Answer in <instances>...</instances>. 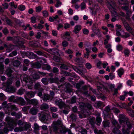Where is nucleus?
Here are the masks:
<instances>
[{"label": "nucleus", "mask_w": 134, "mask_h": 134, "mask_svg": "<svg viewBox=\"0 0 134 134\" xmlns=\"http://www.w3.org/2000/svg\"><path fill=\"white\" fill-rule=\"evenodd\" d=\"M119 121L120 124H121L123 123H124L125 121H126V124L125 125H126L127 127H125H125H123L122 129V132L124 134H129L128 128H130L132 126L131 124L127 120V119L126 118L125 116L122 114L119 115Z\"/></svg>", "instance_id": "1"}, {"label": "nucleus", "mask_w": 134, "mask_h": 134, "mask_svg": "<svg viewBox=\"0 0 134 134\" xmlns=\"http://www.w3.org/2000/svg\"><path fill=\"white\" fill-rule=\"evenodd\" d=\"M7 124L4 129V132L7 133L9 131H11L13 129L15 126H16V124L9 117H7L5 119Z\"/></svg>", "instance_id": "2"}, {"label": "nucleus", "mask_w": 134, "mask_h": 134, "mask_svg": "<svg viewBox=\"0 0 134 134\" xmlns=\"http://www.w3.org/2000/svg\"><path fill=\"white\" fill-rule=\"evenodd\" d=\"M108 3L107 5L110 12L112 14V16L115 17L118 16L116 12L115 11L116 8L115 5L113 0H107Z\"/></svg>", "instance_id": "3"}, {"label": "nucleus", "mask_w": 134, "mask_h": 134, "mask_svg": "<svg viewBox=\"0 0 134 134\" xmlns=\"http://www.w3.org/2000/svg\"><path fill=\"white\" fill-rule=\"evenodd\" d=\"M55 124L56 126H58L59 127L58 129H54V130H59L61 132L64 133L68 131V134H73L71 133V131L68 129H66L62 126V122L61 121L58 120L55 122Z\"/></svg>", "instance_id": "4"}, {"label": "nucleus", "mask_w": 134, "mask_h": 134, "mask_svg": "<svg viewBox=\"0 0 134 134\" xmlns=\"http://www.w3.org/2000/svg\"><path fill=\"white\" fill-rule=\"evenodd\" d=\"M21 79L26 82L29 89H31L32 88L33 81L31 79H29V78L27 75H22L21 76Z\"/></svg>", "instance_id": "5"}, {"label": "nucleus", "mask_w": 134, "mask_h": 134, "mask_svg": "<svg viewBox=\"0 0 134 134\" xmlns=\"http://www.w3.org/2000/svg\"><path fill=\"white\" fill-rule=\"evenodd\" d=\"M80 108L81 109H83L85 108H86V107L87 108L89 109V111H87H87H88L89 113V111L90 112H92L93 110L92 108L91 105L89 104H87L86 106V107H85V104L83 103H80L79 104Z\"/></svg>", "instance_id": "6"}, {"label": "nucleus", "mask_w": 134, "mask_h": 134, "mask_svg": "<svg viewBox=\"0 0 134 134\" xmlns=\"http://www.w3.org/2000/svg\"><path fill=\"white\" fill-rule=\"evenodd\" d=\"M124 25L126 30L132 34L133 35V31L130 26L126 22L124 23Z\"/></svg>", "instance_id": "7"}, {"label": "nucleus", "mask_w": 134, "mask_h": 134, "mask_svg": "<svg viewBox=\"0 0 134 134\" xmlns=\"http://www.w3.org/2000/svg\"><path fill=\"white\" fill-rule=\"evenodd\" d=\"M81 29V26L79 25H76L74 27V29L73 31L75 34L78 33Z\"/></svg>", "instance_id": "8"}, {"label": "nucleus", "mask_w": 134, "mask_h": 134, "mask_svg": "<svg viewBox=\"0 0 134 134\" xmlns=\"http://www.w3.org/2000/svg\"><path fill=\"white\" fill-rule=\"evenodd\" d=\"M26 55L30 59L34 58L35 57V55L31 52H27L26 53Z\"/></svg>", "instance_id": "9"}, {"label": "nucleus", "mask_w": 134, "mask_h": 134, "mask_svg": "<svg viewBox=\"0 0 134 134\" xmlns=\"http://www.w3.org/2000/svg\"><path fill=\"white\" fill-rule=\"evenodd\" d=\"M127 111L129 115L131 117H134V111L132 109L130 108H128L127 109Z\"/></svg>", "instance_id": "10"}, {"label": "nucleus", "mask_w": 134, "mask_h": 134, "mask_svg": "<svg viewBox=\"0 0 134 134\" xmlns=\"http://www.w3.org/2000/svg\"><path fill=\"white\" fill-rule=\"evenodd\" d=\"M82 111L83 112L82 114L83 116L81 114L79 115V117L81 118H82L83 117H85L86 115H88L89 114V112L88 111H87L85 109H84L83 110H82Z\"/></svg>", "instance_id": "11"}, {"label": "nucleus", "mask_w": 134, "mask_h": 134, "mask_svg": "<svg viewBox=\"0 0 134 134\" xmlns=\"http://www.w3.org/2000/svg\"><path fill=\"white\" fill-rule=\"evenodd\" d=\"M126 15H125V18L126 19L129 20L130 19V17L132 15L131 12L128 10L126 11Z\"/></svg>", "instance_id": "12"}, {"label": "nucleus", "mask_w": 134, "mask_h": 134, "mask_svg": "<svg viewBox=\"0 0 134 134\" xmlns=\"http://www.w3.org/2000/svg\"><path fill=\"white\" fill-rule=\"evenodd\" d=\"M15 90V88L13 87H11L9 88H7L6 90L7 91L10 93H13L14 92Z\"/></svg>", "instance_id": "13"}, {"label": "nucleus", "mask_w": 134, "mask_h": 134, "mask_svg": "<svg viewBox=\"0 0 134 134\" xmlns=\"http://www.w3.org/2000/svg\"><path fill=\"white\" fill-rule=\"evenodd\" d=\"M38 110L37 109L33 108L31 109L30 110V113L32 115H36L38 112Z\"/></svg>", "instance_id": "14"}, {"label": "nucleus", "mask_w": 134, "mask_h": 134, "mask_svg": "<svg viewBox=\"0 0 134 134\" xmlns=\"http://www.w3.org/2000/svg\"><path fill=\"white\" fill-rule=\"evenodd\" d=\"M41 81L44 84L47 85L48 82V79L45 78H42L41 80Z\"/></svg>", "instance_id": "15"}, {"label": "nucleus", "mask_w": 134, "mask_h": 134, "mask_svg": "<svg viewBox=\"0 0 134 134\" xmlns=\"http://www.w3.org/2000/svg\"><path fill=\"white\" fill-rule=\"evenodd\" d=\"M27 94L29 97L32 98L34 97L35 93L32 92H28L27 93Z\"/></svg>", "instance_id": "16"}, {"label": "nucleus", "mask_w": 134, "mask_h": 134, "mask_svg": "<svg viewBox=\"0 0 134 134\" xmlns=\"http://www.w3.org/2000/svg\"><path fill=\"white\" fill-rule=\"evenodd\" d=\"M118 72L119 76L121 77L124 73V70L122 69H120L118 70Z\"/></svg>", "instance_id": "17"}, {"label": "nucleus", "mask_w": 134, "mask_h": 134, "mask_svg": "<svg viewBox=\"0 0 134 134\" xmlns=\"http://www.w3.org/2000/svg\"><path fill=\"white\" fill-rule=\"evenodd\" d=\"M95 105L96 107H99L103 106V104L100 101L98 102L95 103Z\"/></svg>", "instance_id": "18"}, {"label": "nucleus", "mask_w": 134, "mask_h": 134, "mask_svg": "<svg viewBox=\"0 0 134 134\" xmlns=\"http://www.w3.org/2000/svg\"><path fill=\"white\" fill-rule=\"evenodd\" d=\"M24 130H26V128H23L21 127L20 128L17 127L15 128L14 131L15 132H18L19 131H22Z\"/></svg>", "instance_id": "19"}, {"label": "nucleus", "mask_w": 134, "mask_h": 134, "mask_svg": "<svg viewBox=\"0 0 134 134\" xmlns=\"http://www.w3.org/2000/svg\"><path fill=\"white\" fill-rule=\"evenodd\" d=\"M29 103L34 105H36L38 103L37 100L35 99H33L31 100H29Z\"/></svg>", "instance_id": "20"}, {"label": "nucleus", "mask_w": 134, "mask_h": 134, "mask_svg": "<svg viewBox=\"0 0 134 134\" xmlns=\"http://www.w3.org/2000/svg\"><path fill=\"white\" fill-rule=\"evenodd\" d=\"M113 132L115 134H121L120 131L116 127L113 129Z\"/></svg>", "instance_id": "21"}, {"label": "nucleus", "mask_w": 134, "mask_h": 134, "mask_svg": "<svg viewBox=\"0 0 134 134\" xmlns=\"http://www.w3.org/2000/svg\"><path fill=\"white\" fill-rule=\"evenodd\" d=\"M6 72L7 75L9 76H10L12 75V70L10 68L8 69L6 71Z\"/></svg>", "instance_id": "22"}, {"label": "nucleus", "mask_w": 134, "mask_h": 134, "mask_svg": "<svg viewBox=\"0 0 134 134\" xmlns=\"http://www.w3.org/2000/svg\"><path fill=\"white\" fill-rule=\"evenodd\" d=\"M19 100L21 105H23L25 104V102L23 98L21 97L19 98Z\"/></svg>", "instance_id": "23"}, {"label": "nucleus", "mask_w": 134, "mask_h": 134, "mask_svg": "<svg viewBox=\"0 0 134 134\" xmlns=\"http://www.w3.org/2000/svg\"><path fill=\"white\" fill-rule=\"evenodd\" d=\"M20 62L18 60H15L13 63V65L14 66H18L20 65Z\"/></svg>", "instance_id": "24"}, {"label": "nucleus", "mask_w": 134, "mask_h": 134, "mask_svg": "<svg viewBox=\"0 0 134 134\" xmlns=\"http://www.w3.org/2000/svg\"><path fill=\"white\" fill-rule=\"evenodd\" d=\"M96 121L97 122V125H99L101 122V118L99 116H97L96 118Z\"/></svg>", "instance_id": "25"}, {"label": "nucleus", "mask_w": 134, "mask_h": 134, "mask_svg": "<svg viewBox=\"0 0 134 134\" xmlns=\"http://www.w3.org/2000/svg\"><path fill=\"white\" fill-rule=\"evenodd\" d=\"M18 8L21 11L24 10L25 8V6L23 5H20L18 7Z\"/></svg>", "instance_id": "26"}, {"label": "nucleus", "mask_w": 134, "mask_h": 134, "mask_svg": "<svg viewBox=\"0 0 134 134\" xmlns=\"http://www.w3.org/2000/svg\"><path fill=\"white\" fill-rule=\"evenodd\" d=\"M58 50L57 49H49L48 52L51 54L54 55V54H53L52 53V52L55 53V51L57 52H58Z\"/></svg>", "instance_id": "27"}, {"label": "nucleus", "mask_w": 134, "mask_h": 134, "mask_svg": "<svg viewBox=\"0 0 134 134\" xmlns=\"http://www.w3.org/2000/svg\"><path fill=\"white\" fill-rule=\"evenodd\" d=\"M119 3L122 5L127 4L128 3L126 0H118Z\"/></svg>", "instance_id": "28"}, {"label": "nucleus", "mask_w": 134, "mask_h": 134, "mask_svg": "<svg viewBox=\"0 0 134 134\" xmlns=\"http://www.w3.org/2000/svg\"><path fill=\"white\" fill-rule=\"evenodd\" d=\"M118 106L122 108H125L126 107V105L125 103H119Z\"/></svg>", "instance_id": "29"}, {"label": "nucleus", "mask_w": 134, "mask_h": 134, "mask_svg": "<svg viewBox=\"0 0 134 134\" xmlns=\"http://www.w3.org/2000/svg\"><path fill=\"white\" fill-rule=\"evenodd\" d=\"M122 31L124 34V35H122L121 36L122 37L127 38L130 36V35L128 33L124 32L123 30Z\"/></svg>", "instance_id": "30"}, {"label": "nucleus", "mask_w": 134, "mask_h": 134, "mask_svg": "<svg viewBox=\"0 0 134 134\" xmlns=\"http://www.w3.org/2000/svg\"><path fill=\"white\" fill-rule=\"evenodd\" d=\"M50 98V96L49 95H45L43 98V100L44 101H47Z\"/></svg>", "instance_id": "31"}, {"label": "nucleus", "mask_w": 134, "mask_h": 134, "mask_svg": "<svg viewBox=\"0 0 134 134\" xmlns=\"http://www.w3.org/2000/svg\"><path fill=\"white\" fill-rule=\"evenodd\" d=\"M56 1L57 3L55 5V7L56 8H58L59 6L61 5L62 3L59 0H56Z\"/></svg>", "instance_id": "32"}, {"label": "nucleus", "mask_w": 134, "mask_h": 134, "mask_svg": "<svg viewBox=\"0 0 134 134\" xmlns=\"http://www.w3.org/2000/svg\"><path fill=\"white\" fill-rule=\"evenodd\" d=\"M43 9V7L40 6H38L36 7V12H40Z\"/></svg>", "instance_id": "33"}, {"label": "nucleus", "mask_w": 134, "mask_h": 134, "mask_svg": "<svg viewBox=\"0 0 134 134\" xmlns=\"http://www.w3.org/2000/svg\"><path fill=\"white\" fill-rule=\"evenodd\" d=\"M116 30L122 31L121 29V26L120 25L116 24L115 25Z\"/></svg>", "instance_id": "34"}, {"label": "nucleus", "mask_w": 134, "mask_h": 134, "mask_svg": "<svg viewBox=\"0 0 134 134\" xmlns=\"http://www.w3.org/2000/svg\"><path fill=\"white\" fill-rule=\"evenodd\" d=\"M2 5L3 7V8L4 9H7L8 8L9 5L7 3H3Z\"/></svg>", "instance_id": "35"}, {"label": "nucleus", "mask_w": 134, "mask_h": 134, "mask_svg": "<svg viewBox=\"0 0 134 134\" xmlns=\"http://www.w3.org/2000/svg\"><path fill=\"white\" fill-rule=\"evenodd\" d=\"M85 66L86 68L88 69H90L92 68V66L91 64L88 63H87L86 64Z\"/></svg>", "instance_id": "36"}, {"label": "nucleus", "mask_w": 134, "mask_h": 134, "mask_svg": "<svg viewBox=\"0 0 134 134\" xmlns=\"http://www.w3.org/2000/svg\"><path fill=\"white\" fill-rule=\"evenodd\" d=\"M62 46L65 47H67L68 45V42L65 41H64L62 43Z\"/></svg>", "instance_id": "37"}, {"label": "nucleus", "mask_w": 134, "mask_h": 134, "mask_svg": "<svg viewBox=\"0 0 134 134\" xmlns=\"http://www.w3.org/2000/svg\"><path fill=\"white\" fill-rule=\"evenodd\" d=\"M84 34L87 35L89 33V31L87 29L84 28L82 30Z\"/></svg>", "instance_id": "38"}, {"label": "nucleus", "mask_w": 134, "mask_h": 134, "mask_svg": "<svg viewBox=\"0 0 134 134\" xmlns=\"http://www.w3.org/2000/svg\"><path fill=\"white\" fill-rule=\"evenodd\" d=\"M103 124L104 127H106L109 126V123L108 121H105L103 122Z\"/></svg>", "instance_id": "39"}, {"label": "nucleus", "mask_w": 134, "mask_h": 134, "mask_svg": "<svg viewBox=\"0 0 134 134\" xmlns=\"http://www.w3.org/2000/svg\"><path fill=\"white\" fill-rule=\"evenodd\" d=\"M9 4L11 7H13L15 9L17 7V5H16L14 4V3L13 2H12L9 3Z\"/></svg>", "instance_id": "40"}, {"label": "nucleus", "mask_w": 134, "mask_h": 134, "mask_svg": "<svg viewBox=\"0 0 134 134\" xmlns=\"http://www.w3.org/2000/svg\"><path fill=\"white\" fill-rule=\"evenodd\" d=\"M59 100L60 101L59 102L56 101L55 102V103L56 104L58 105L60 108H61L62 107H63V105L60 102L61 100Z\"/></svg>", "instance_id": "41"}, {"label": "nucleus", "mask_w": 134, "mask_h": 134, "mask_svg": "<svg viewBox=\"0 0 134 134\" xmlns=\"http://www.w3.org/2000/svg\"><path fill=\"white\" fill-rule=\"evenodd\" d=\"M65 53L66 54H70L73 53V51L70 49H68V50H66L65 51Z\"/></svg>", "instance_id": "42"}, {"label": "nucleus", "mask_w": 134, "mask_h": 134, "mask_svg": "<svg viewBox=\"0 0 134 134\" xmlns=\"http://www.w3.org/2000/svg\"><path fill=\"white\" fill-rule=\"evenodd\" d=\"M43 16L44 17H47L48 16V13L46 10H44L42 12Z\"/></svg>", "instance_id": "43"}, {"label": "nucleus", "mask_w": 134, "mask_h": 134, "mask_svg": "<svg viewBox=\"0 0 134 134\" xmlns=\"http://www.w3.org/2000/svg\"><path fill=\"white\" fill-rule=\"evenodd\" d=\"M124 53L125 56L128 57L129 56L130 52L127 49H125L124 51Z\"/></svg>", "instance_id": "44"}, {"label": "nucleus", "mask_w": 134, "mask_h": 134, "mask_svg": "<svg viewBox=\"0 0 134 134\" xmlns=\"http://www.w3.org/2000/svg\"><path fill=\"white\" fill-rule=\"evenodd\" d=\"M36 18L34 16H33L31 18V22L33 23H35L36 22Z\"/></svg>", "instance_id": "45"}, {"label": "nucleus", "mask_w": 134, "mask_h": 134, "mask_svg": "<svg viewBox=\"0 0 134 134\" xmlns=\"http://www.w3.org/2000/svg\"><path fill=\"white\" fill-rule=\"evenodd\" d=\"M86 7V4L84 3H82L81 5V10L85 9Z\"/></svg>", "instance_id": "46"}, {"label": "nucleus", "mask_w": 134, "mask_h": 134, "mask_svg": "<svg viewBox=\"0 0 134 134\" xmlns=\"http://www.w3.org/2000/svg\"><path fill=\"white\" fill-rule=\"evenodd\" d=\"M35 65L37 68H40L41 66V64H40L39 62H38L35 63Z\"/></svg>", "instance_id": "47"}, {"label": "nucleus", "mask_w": 134, "mask_h": 134, "mask_svg": "<svg viewBox=\"0 0 134 134\" xmlns=\"http://www.w3.org/2000/svg\"><path fill=\"white\" fill-rule=\"evenodd\" d=\"M37 26V29L41 30L42 29L43 27V26L40 23H39Z\"/></svg>", "instance_id": "48"}, {"label": "nucleus", "mask_w": 134, "mask_h": 134, "mask_svg": "<svg viewBox=\"0 0 134 134\" xmlns=\"http://www.w3.org/2000/svg\"><path fill=\"white\" fill-rule=\"evenodd\" d=\"M117 49L119 51H120L122 49V47L121 45L119 44L116 46Z\"/></svg>", "instance_id": "49"}, {"label": "nucleus", "mask_w": 134, "mask_h": 134, "mask_svg": "<svg viewBox=\"0 0 134 134\" xmlns=\"http://www.w3.org/2000/svg\"><path fill=\"white\" fill-rule=\"evenodd\" d=\"M41 86L40 83H36L35 86L34 87L35 89H38L40 88Z\"/></svg>", "instance_id": "50"}, {"label": "nucleus", "mask_w": 134, "mask_h": 134, "mask_svg": "<svg viewBox=\"0 0 134 134\" xmlns=\"http://www.w3.org/2000/svg\"><path fill=\"white\" fill-rule=\"evenodd\" d=\"M87 131L85 129H82L81 131V134H87Z\"/></svg>", "instance_id": "51"}, {"label": "nucleus", "mask_w": 134, "mask_h": 134, "mask_svg": "<svg viewBox=\"0 0 134 134\" xmlns=\"http://www.w3.org/2000/svg\"><path fill=\"white\" fill-rule=\"evenodd\" d=\"M24 90L22 89H19L18 92V94L19 95H22L23 93Z\"/></svg>", "instance_id": "52"}, {"label": "nucleus", "mask_w": 134, "mask_h": 134, "mask_svg": "<svg viewBox=\"0 0 134 134\" xmlns=\"http://www.w3.org/2000/svg\"><path fill=\"white\" fill-rule=\"evenodd\" d=\"M48 105L46 104H42L41 106V108L42 109H47L48 108Z\"/></svg>", "instance_id": "53"}, {"label": "nucleus", "mask_w": 134, "mask_h": 134, "mask_svg": "<svg viewBox=\"0 0 134 134\" xmlns=\"http://www.w3.org/2000/svg\"><path fill=\"white\" fill-rule=\"evenodd\" d=\"M21 114L20 112H19L17 114H16V117L17 118H20L21 116Z\"/></svg>", "instance_id": "54"}, {"label": "nucleus", "mask_w": 134, "mask_h": 134, "mask_svg": "<svg viewBox=\"0 0 134 134\" xmlns=\"http://www.w3.org/2000/svg\"><path fill=\"white\" fill-rule=\"evenodd\" d=\"M39 59L40 63H45L46 62V60L44 59L40 58Z\"/></svg>", "instance_id": "55"}, {"label": "nucleus", "mask_w": 134, "mask_h": 134, "mask_svg": "<svg viewBox=\"0 0 134 134\" xmlns=\"http://www.w3.org/2000/svg\"><path fill=\"white\" fill-rule=\"evenodd\" d=\"M68 14H69L72 15L74 13L73 10L71 8L69 9L68 10Z\"/></svg>", "instance_id": "56"}, {"label": "nucleus", "mask_w": 134, "mask_h": 134, "mask_svg": "<svg viewBox=\"0 0 134 134\" xmlns=\"http://www.w3.org/2000/svg\"><path fill=\"white\" fill-rule=\"evenodd\" d=\"M109 77L111 80L114 79L115 77V75H113L112 73H110L109 74Z\"/></svg>", "instance_id": "57"}, {"label": "nucleus", "mask_w": 134, "mask_h": 134, "mask_svg": "<svg viewBox=\"0 0 134 134\" xmlns=\"http://www.w3.org/2000/svg\"><path fill=\"white\" fill-rule=\"evenodd\" d=\"M3 33L5 35L7 34L8 33V30L6 28H5L3 30Z\"/></svg>", "instance_id": "58"}, {"label": "nucleus", "mask_w": 134, "mask_h": 134, "mask_svg": "<svg viewBox=\"0 0 134 134\" xmlns=\"http://www.w3.org/2000/svg\"><path fill=\"white\" fill-rule=\"evenodd\" d=\"M70 25L67 23H66L64 24V28L65 29H66L68 28H69L70 27Z\"/></svg>", "instance_id": "59"}, {"label": "nucleus", "mask_w": 134, "mask_h": 134, "mask_svg": "<svg viewBox=\"0 0 134 134\" xmlns=\"http://www.w3.org/2000/svg\"><path fill=\"white\" fill-rule=\"evenodd\" d=\"M127 85L129 86H131L132 85V81L131 80H128L127 81Z\"/></svg>", "instance_id": "60"}, {"label": "nucleus", "mask_w": 134, "mask_h": 134, "mask_svg": "<svg viewBox=\"0 0 134 134\" xmlns=\"http://www.w3.org/2000/svg\"><path fill=\"white\" fill-rule=\"evenodd\" d=\"M76 102V97H73L71 100V103H75Z\"/></svg>", "instance_id": "61"}, {"label": "nucleus", "mask_w": 134, "mask_h": 134, "mask_svg": "<svg viewBox=\"0 0 134 134\" xmlns=\"http://www.w3.org/2000/svg\"><path fill=\"white\" fill-rule=\"evenodd\" d=\"M34 129L36 130H38L39 128V126L38 124L36 123H35L34 124Z\"/></svg>", "instance_id": "62"}, {"label": "nucleus", "mask_w": 134, "mask_h": 134, "mask_svg": "<svg viewBox=\"0 0 134 134\" xmlns=\"http://www.w3.org/2000/svg\"><path fill=\"white\" fill-rule=\"evenodd\" d=\"M102 64V62L100 61H99L97 64V67L99 69L100 68V66Z\"/></svg>", "instance_id": "63"}, {"label": "nucleus", "mask_w": 134, "mask_h": 134, "mask_svg": "<svg viewBox=\"0 0 134 134\" xmlns=\"http://www.w3.org/2000/svg\"><path fill=\"white\" fill-rule=\"evenodd\" d=\"M92 51L94 52H97L98 50V49L96 47H94L92 48Z\"/></svg>", "instance_id": "64"}]
</instances>
